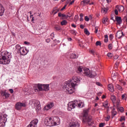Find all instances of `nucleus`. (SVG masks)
Wrapping results in <instances>:
<instances>
[{
    "instance_id": "44",
    "label": "nucleus",
    "mask_w": 127,
    "mask_h": 127,
    "mask_svg": "<svg viewBox=\"0 0 127 127\" xmlns=\"http://www.w3.org/2000/svg\"><path fill=\"white\" fill-rule=\"evenodd\" d=\"M85 21H89L90 20V18H88V16H86L85 17Z\"/></svg>"
},
{
    "instance_id": "42",
    "label": "nucleus",
    "mask_w": 127,
    "mask_h": 127,
    "mask_svg": "<svg viewBox=\"0 0 127 127\" xmlns=\"http://www.w3.org/2000/svg\"><path fill=\"white\" fill-rule=\"evenodd\" d=\"M110 119H111V116L108 115L106 117V121H107V122H109V121H110Z\"/></svg>"
},
{
    "instance_id": "50",
    "label": "nucleus",
    "mask_w": 127,
    "mask_h": 127,
    "mask_svg": "<svg viewBox=\"0 0 127 127\" xmlns=\"http://www.w3.org/2000/svg\"><path fill=\"white\" fill-rule=\"evenodd\" d=\"M51 39H53V38H54V33H52L51 34Z\"/></svg>"
},
{
    "instance_id": "20",
    "label": "nucleus",
    "mask_w": 127,
    "mask_h": 127,
    "mask_svg": "<svg viewBox=\"0 0 127 127\" xmlns=\"http://www.w3.org/2000/svg\"><path fill=\"white\" fill-rule=\"evenodd\" d=\"M78 58V56L76 55V54H71L70 55V59H77Z\"/></svg>"
},
{
    "instance_id": "24",
    "label": "nucleus",
    "mask_w": 127,
    "mask_h": 127,
    "mask_svg": "<svg viewBox=\"0 0 127 127\" xmlns=\"http://www.w3.org/2000/svg\"><path fill=\"white\" fill-rule=\"evenodd\" d=\"M111 113H112V118L113 119V118H114V117L117 115V112L116 111V109L115 108H113Z\"/></svg>"
},
{
    "instance_id": "10",
    "label": "nucleus",
    "mask_w": 127,
    "mask_h": 127,
    "mask_svg": "<svg viewBox=\"0 0 127 127\" xmlns=\"http://www.w3.org/2000/svg\"><path fill=\"white\" fill-rule=\"evenodd\" d=\"M80 124L78 122H71L69 124V127H79Z\"/></svg>"
},
{
    "instance_id": "30",
    "label": "nucleus",
    "mask_w": 127,
    "mask_h": 127,
    "mask_svg": "<svg viewBox=\"0 0 127 127\" xmlns=\"http://www.w3.org/2000/svg\"><path fill=\"white\" fill-rule=\"evenodd\" d=\"M108 9L106 8H102L101 10V12L102 13H107V11H108Z\"/></svg>"
},
{
    "instance_id": "57",
    "label": "nucleus",
    "mask_w": 127,
    "mask_h": 127,
    "mask_svg": "<svg viewBox=\"0 0 127 127\" xmlns=\"http://www.w3.org/2000/svg\"><path fill=\"white\" fill-rule=\"evenodd\" d=\"M71 16H72L71 15L69 16V15H65V19H67V18H68V17H71Z\"/></svg>"
},
{
    "instance_id": "35",
    "label": "nucleus",
    "mask_w": 127,
    "mask_h": 127,
    "mask_svg": "<svg viewBox=\"0 0 127 127\" xmlns=\"http://www.w3.org/2000/svg\"><path fill=\"white\" fill-rule=\"evenodd\" d=\"M95 44L96 46H100V45H102V43L100 41H97Z\"/></svg>"
},
{
    "instance_id": "6",
    "label": "nucleus",
    "mask_w": 127,
    "mask_h": 127,
    "mask_svg": "<svg viewBox=\"0 0 127 127\" xmlns=\"http://www.w3.org/2000/svg\"><path fill=\"white\" fill-rule=\"evenodd\" d=\"M77 101L75 100L73 102H69L68 104L67 110L69 111H72V109H75L77 106Z\"/></svg>"
},
{
    "instance_id": "14",
    "label": "nucleus",
    "mask_w": 127,
    "mask_h": 127,
    "mask_svg": "<svg viewBox=\"0 0 127 127\" xmlns=\"http://www.w3.org/2000/svg\"><path fill=\"white\" fill-rule=\"evenodd\" d=\"M89 112H90V108H88L87 109H85V110H83V118H87L88 117Z\"/></svg>"
},
{
    "instance_id": "19",
    "label": "nucleus",
    "mask_w": 127,
    "mask_h": 127,
    "mask_svg": "<svg viewBox=\"0 0 127 127\" xmlns=\"http://www.w3.org/2000/svg\"><path fill=\"white\" fill-rule=\"evenodd\" d=\"M43 91H45V92H47V91H49V84H43Z\"/></svg>"
},
{
    "instance_id": "18",
    "label": "nucleus",
    "mask_w": 127,
    "mask_h": 127,
    "mask_svg": "<svg viewBox=\"0 0 127 127\" xmlns=\"http://www.w3.org/2000/svg\"><path fill=\"white\" fill-rule=\"evenodd\" d=\"M4 13V8L2 6L1 4H0V16H2Z\"/></svg>"
},
{
    "instance_id": "12",
    "label": "nucleus",
    "mask_w": 127,
    "mask_h": 127,
    "mask_svg": "<svg viewBox=\"0 0 127 127\" xmlns=\"http://www.w3.org/2000/svg\"><path fill=\"white\" fill-rule=\"evenodd\" d=\"M1 97H3V99H8L9 96H10V94L6 92L5 91H1Z\"/></svg>"
},
{
    "instance_id": "45",
    "label": "nucleus",
    "mask_w": 127,
    "mask_h": 127,
    "mask_svg": "<svg viewBox=\"0 0 127 127\" xmlns=\"http://www.w3.org/2000/svg\"><path fill=\"white\" fill-rule=\"evenodd\" d=\"M104 126H105V123H104L99 124V127H104Z\"/></svg>"
},
{
    "instance_id": "47",
    "label": "nucleus",
    "mask_w": 127,
    "mask_h": 127,
    "mask_svg": "<svg viewBox=\"0 0 127 127\" xmlns=\"http://www.w3.org/2000/svg\"><path fill=\"white\" fill-rule=\"evenodd\" d=\"M110 40H111V39H113L114 38V36L113 34H110L109 36Z\"/></svg>"
},
{
    "instance_id": "63",
    "label": "nucleus",
    "mask_w": 127,
    "mask_h": 127,
    "mask_svg": "<svg viewBox=\"0 0 127 127\" xmlns=\"http://www.w3.org/2000/svg\"><path fill=\"white\" fill-rule=\"evenodd\" d=\"M79 16H78V15H75L74 16V19H75L76 20H77V19H78Z\"/></svg>"
},
{
    "instance_id": "25",
    "label": "nucleus",
    "mask_w": 127,
    "mask_h": 127,
    "mask_svg": "<svg viewBox=\"0 0 127 127\" xmlns=\"http://www.w3.org/2000/svg\"><path fill=\"white\" fill-rule=\"evenodd\" d=\"M97 76V74L95 71H93L92 72H90V78H95Z\"/></svg>"
},
{
    "instance_id": "22",
    "label": "nucleus",
    "mask_w": 127,
    "mask_h": 127,
    "mask_svg": "<svg viewBox=\"0 0 127 127\" xmlns=\"http://www.w3.org/2000/svg\"><path fill=\"white\" fill-rule=\"evenodd\" d=\"M110 99H111V101L113 102V103H116V101L117 100L116 96L113 95H111Z\"/></svg>"
},
{
    "instance_id": "38",
    "label": "nucleus",
    "mask_w": 127,
    "mask_h": 127,
    "mask_svg": "<svg viewBox=\"0 0 127 127\" xmlns=\"http://www.w3.org/2000/svg\"><path fill=\"white\" fill-rule=\"evenodd\" d=\"M108 48L109 49H110V50H112V49H113V44H110L108 45Z\"/></svg>"
},
{
    "instance_id": "64",
    "label": "nucleus",
    "mask_w": 127,
    "mask_h": 127,
    "mask_svg": "<svg viewBox=\"0 0 127 127\" xmlns=\"http://www.w3.org/2000/svg\"><path fill=\"white\" fill-rule=\"evenodd\" d=\"M108 41H109L108 39H104V42H105L106 43H107V42H108Z\"/></svg>"
},
{
    "instance_id": "34",
    "label": "nucleus",
    "mask_w": 127,
    "mask_h": 127,
    "mask_svg": "<svg viewBox=\"0 0 127 127\" xmlns=\"http://www.w3.org/2000/svg\"><path fill=\"white\" fill-rule=\"evenodd\" d=\"M15 48L16 49H17V51H19V50H20V48H21V47H20V45H17L16 46H15Z\"/></svg>"
},
{
    "instance_id": "32",
    "label": "nucleus",
    "mask_w": 127,
    "mask_h": 127,
    "mask_svg": "<svg viewBox=\"0 0 127 127\" xmlns=\"http://www.w3.org/2000/svg\"><path fill=\"white\" fill-rule=\"evenodd\" d=\"M55 28L56 29L57 31H59V30H61V27H60V26H56L55 27Z\"/></svg>"
},
{
    "instance_id": "55",
    "label": "nucleus",
    "mask_w": 127,
    "mask_h": 127,
    "mask_svg": "<svg viewBox=\"0 0 127 127\" xmlns=\"http://www.w3.org/2000/svg\"><path fill=\"white\" fill-rule=\"evenodd\" d=\"M9 91L10 93H11V94H12V93H13V89H9Z\"/></svg>"
},
{
    "instance_id": "56",
    "label": "nucleus",
    "mask_w": 127,
    "mask_h": 127,
    "mask_svg": "<svg viewBox=\"0 0 127 127\" xmlns=\"http://www.w3.org/2000/svg\"><path fill=\"white\" fill-rule=\"evenodd\" d=\"M58 12H59V9H58L57 10H56L54 13V14H56V13H58Z\"/></svg>"
},
{
    "instance_id": "16",
    "label": "nucleus",
    "mask_w": 127,
    "mask_h": 127,
    "mask_svg": "<svg viewBox=\"0 0 127 127\" xmlns=\"http://www.w3.org/2000/svg\"><path fill=\"white\" fill-rule=\"evenodd\" d=\"M123 35H124V32L122 31H119L117 32L116 37H117V38H119V39H120V38H122V37Z\"/></svg>"
},
{
    "instance_id": "1",
    "label": "nucleus",
    "mask_w": 127,
    "mask_h": 127,
    "mask_svg": "<svg viewBox=\"0 0 127 127\" xmlns=\"http://www.w3.org/2000/svg\"><path fill=\"white\" fill-rule=\"evenodd\" d=\"M80 78L78 76H73L72 79L70 81L64 83L63 88L64 90H66L68 94H73L74 93V88L75 86L80 83Z\"/></svg>"
},
{
    "instance_id": "8",
    "label": "nucleus",
    "mask_w": 127,
    "mask_h": 127,
    "mask_svg": "<svg viewBox=\"0 0 127 127\" xmlns=\"http://www.w3.org/2000/svg\"><path fill=\"white\" fill-rule=\"evenodd\" d=\"M37 124H38V120L35 119L30 122L27 127H37Z\"/></svg>"
},
{
    "instance_id": "31",
    "label": "nucleus",
    "mask_w": 127,
    "mask_h": 127,
    "mask_svg": "<svg viewBox=\"0 0 127 127\" xmlns=\"http://www.w3.org/2000/svg\"><path fill=\"white\" fill-rule=\"evenodd\" d=\"M125 10V7L124 6H120L119 7V11H124Z\"/></svg>"
},
{
    "instance_id": "62",
    "label": "nucleus",
    "mask_w": 127,
    "mask_h": 127,
    "mask_svg": "<svg viewBox=\"0 0 127 127\" xmlns=\"http://www.w3.org/2000/svg\"><path fill=\"white\" fill-rule=\"evenodd\" d=\"M71 26H72V27H74V28H76V25H75L74 24H71Z\"/></svg>"
},
{
    "instance_id": "60",
    "label": "nucleus",
    "mask_w": 127,
    "mask_h": 127,
    "mask_svg": "<svg viewBox=\"0 0 127 127\" xmlns=\"http://www.w3.org/2000/svg\"><path fill=\"white\" fill-rule=\"evenodd\" d=\"M80 27L81 28V29H84V25L82 24L80 25Z\"/></svg>"
},
{
    "instance_id": "51",
    "label": "nucleus",
    "mask_w": 127,
    "mask_h": 127,
    "mask_svg": "<svg viewBox=\"0 0 127 127\" xmlns=\"http://www.w3.org/2000/svg\"><path fill=\"white\" fill-rule=\"evenodd\" d=\"M74 2H75V0H72L69 3V5H71L73 4V3H74Z\"/></svg>"
},
{
    "instance_id": "43",
    "label": "nucleus",
    "mask_w": 127,
    "mask_h": 127,
    "mask_svg": "<svg viewBox=\"0 0 127 127\" xmlns=\"http://www.w3.org/2000/svg\"><path fill=\"white\" fill-rule=\"evenodd\" d=\"M119 111L121 112V113H123L125 111V109H124V107H120L119 108Z\"/></svg>"
},
{
    "instance_id": "53",
    "label": "nucleus",
    "mask_w": 127,
    "mask_h": 127,
    "mask_svg": "<svg viewBox=\"0 0 127 127\" xmlns=\"http://www.w3.org/2000/svg\"><path fill=\"white\" fill-rule=\"evenodd\" d=\"M108 105V103H106L103 104V106L105 108H107Z\"/></svg>"
},
{
    "instance_id": "48",
    "label": "nucleus",
    "mask_w": 127,
    "mask_h": 127,
    "mask_svg": "<svg viewBox=\"0 0 127 127\" xmlns=\"http://www.w3.org/2000/svg\"><path fill=\"white\" fill-rule=\"evenodd\" d=\"M115 13L116 15H118V14H119V11H118V9L115 10Z\"/></svg>"
},
{
    "instance_id": "2",
    "label": "nucleus",
    "mask_w": 127,
    "mask_h": 127,
    "mask_svg": "<svg viewBox=\"0 0 127 127\" xmlns=\"http://www.w3.org/2000/svg\"><path fill=\"white\" fill-rule=\"evenodd\" d=\"M44 124L48 127H54L60 124V119L58 117H47L45 119Z\"/></svg>"
},
{
    "instance_id": "17",
    "label": "nucleus",
    "mask_w": 127,
    "mask_h": 127,
    "mask_svg": "<svg viewBox=\"0 0 127 127\" xmlns=\"http://www.w3.org/2000/svg\"><path fill=\"white\" fill-rule=\"evenodd\" d=\"M54 107V103L53 102L50 103L47 106L45 107V109L47 110L48 111V110L51 109L52 108H53Z\"/></svg>"
},
{
    "instance_id": "49",
    "label": "nucleus",
    "mask_w": 127,
    "mask_h": 127,
    "mask_svg": "<svg viewBox=\"0 0 127 127\" xmlns=\"http://www.w3.org/2000/svg\"><path fill=\"white\" fill-rule=\"evenodd\" d=\"M66 6H67V5H65L61 9V11H62L64 10L66 8Z\"/></svg>"
},
{
    "instance_id": "26",
    "label": "nucleus",
    "mask_w": 127,
    "mask_h": 127,
    "mask_svg": "<svg viewBox=\"0 0 127 127\" xmlns=\"http://www.w3.org/2000/svg\"><path fill=\"white\" fill-rule=\"evenodd\" d=\"M76 104L78 107V108H83L84 107V103H83L82 102L78 103V102H76Z\"/></svg>"
},
{
    "instance_id": "37",
    "label": "nucleus",
    "mask_w": 127,
    "mask_h": 127,
    "mask_svg": "<svg viewBox=\"0 0 127 127\" xmlns=\"http://www.w3.org/2000/svg\"><path fill=\"white\" fill-rule=\"evenodd\" d=\"M107 56L108 57H109L110 58H112V57H113V56H114V55H113V54H112L111 53H109L107 54Z\"/></svg>"
},
{
    "instance_id": "39",
    "label": "nucleus",
    "mask_w": 127,
    "mask_h": 127,
    "mask_svg": "<svg viewBox=\"0 0 127 127\" xmlns=\"http://www.w3.org/2000/svg\"><path fill=\"white\" fill-rule=\"evenodd\" d=\"M123 121H126V118L125 116H122L120 119V122H123Z\"/></svg>"
},
{
    "instance_id": "29",
    "label": "nucleus",
    "mask_w": 127,
    "mask_h": 127,
    "mask_svg": "<svg viewBox=\"0 0 127 127\" xmlns=\"http://www.w3.org/2000/svg\"><path fill=\"white\" fill-rule=\"evenodd\" d=\"M67 23H68V22L66 20H64L61 22V25H66Z\"/></svg>"
},
{
    "instance_id": "15",
    "label": "nucleus",
    "mask_w": 127,
    "mask_h": 127,
    "mask_svg": "<svg viewBox=\"0 0 127 127\" xmlns=\"http://www.w3.org/2000/svg\"><path fill=\"white\" fill-rule=\"evenodd\" d=\"M34 105L35 107H36V108L39 110V111L41 110V107H40V102L39 101H36L34 103Z\"/></svg>"
},
{
    "instance_id": "23",
    "label": "nucleus",
    "mask_w": 127,
    "mask_h": 127,
    "mask_svg": "<svg viewBox=\"0 0 127 127\" xmlns=\"http://www.w3.org/2000/svg\"><path fill=\"white\" fill-rule=\"evenodd\" d=\"M80 3L81 5H82V6H86V5H88V4H89V2L86 1H84V0L81 1Z\"/></svg>"
},
{
    "instance_id": "27",
    "label": "nucleus",
    "mask_w": 127,
    "mask_h": 127,
    "mask_svg": "<svg viewBox=\"0 0 127 127\" xmlns=\"http://www.w3.org/2000/svg\"><path fill=\"white\" fill-rule=\"evenodd\" d=\"M83 69V66H79L77 68V73H81L82 72V69Z\"/></svg>"
},
{
    "instance_id": "61",
    "label": "nucleus",
    "mask_w": 127,
    "mask_h": 127,
    "mask_svg": "<svg viewBox=\"0 0 127 127\" xmlns=\"http://www.w3.org/2000/svg\"><path fill=\"white\" fill-rule=\"evenodd\" d=\"M126 95H127V94H123L122 95V98L123 99H124L125 98H126Z\"/></svg>"
},
{
    "instance_id": "58",
    "label": "nucleus",
    "mask_w": 127,
    "mask_h": 127,
    "mask_svg": "<svg viewBox=\"0 0 127 127\" xmlns=\"http://www.w3.org/2000/svg\"><path fill=\"white\" fill-rule=\"evenodd\" d=\"M58 16H59V17H61V16H62V13H61V12L58 13Z\"/></svg>"
},
{
    "instance_id": "7",
    "label": "nucleus",
    "mask_w": 127,
    "mask_h": 127,
    "mask_svg": "<svg viewBox=\"0 0 127 127\" xmlns=\"http://www.w3.org/2000/svg\"><path fill=\"white\" fill-rule=\"evenodd\" d=\"M22 107L23 108H25L26 104L25 103L17 102L15 105V108L17 111L21 110Z\"/></svg>"
},
{
    "instance_id": "11",
    "label": "nucleus",
    "mask_w": 127,
    "mask_h": 127,
    "mask_svg": "<svg viewBox=\"0 0 127 127\" xmlns=\"http://www.w3.org/2000/svg\"><path fill=\"white\" fill-rule=\"evenodd\" d=\"M83 74L85 75V76H87V77H90L91 75V71H90V69L87 68H84L83 69Z\"/></svg>"
},
{
    "instance_id": "41",
    "label": "nucleus",
    "mask_w": 127,
    "mask_h": 127,
    "mask_svg": "<svg viewBox=\"0 0 127 127\" xmlns=\"http://www.w3.org/2000/svg\"><path fill=\"white\" fill-rule=\"evenodd\" d=\"M70 33L71 34H73V35H76V31L75 30H71Z\"/></svg>"
},
{
    "instance_id": "28",
    "label": "nucleus",
    "mask_w": 127,
    "mask_h": 127,
    "mask_svg": "<svg viewBox=\"0 0 127 127\" xmlns=\"http://www.w3.org/2000/svg\"><path fill=\"white\" fill-rule=\"evenodd\" d=\"M116 87L118 90H119V91H123V87L121 86L119 84H116Z\"/></svg>"
},
{
    "instance_id": "9",
    "label": "nucleus",
    "mask_w": 127,
    "mask_h": 127,
    "mask_svg": "<svg viewBox=\"0 0 127 127\" xmlns=\"http://www.w3.org/2000/svg\"><path fill=\"white\" fill-rule=\"evenodd\" d=\"M17 53L21 54V55H26L28 53V51L24 47H22L19 51H17Z\"/></svg>"
},
{
    "instance_id": "46",
    "label": "nucleus",
    "mask_w": 127,
    "mask_h": 127,
    "mask_svg": "<svg viewBox=\"0 0 127 127\" xmlns=\"http://www.w3.org/2000/svg\"><path fill=\"white\" fill-rule=\"evenodd\" d=\"M99 27H95V33H98V29Z\"/></svg>"
},
{
    "instance_id": "21",
    "label": "nucleus",
    "mask_w": 127,
    "mask_h": 127,
    "mask_svg": "<svg viewBox=\"0 0 127 127\" xmlns=\"http://www.w3.org/2000/svg\"><path fill=\"white\" fill-rule=\"evenodd\" d=\"M108 90L110 91V92H114V86H113L112 84H109Z\"/></svg>"
},
{
    "instance_id": "3",
    "label": "nucleus",
    "mask_w": 127,
    "mask_h": 127,
    "mask_svg": "<svg viewBox=\"0 0 127 127\" xmlns=\"http://www.w3.org/2000/svg\"><path fill=\"white\" fill-rule=\"evenodd\" d=\"M10 59H11L10 54L6 51H3L0 57V64L6 65V64L10 63Z\"/></svg>"
},
{
    "instance_id": "40",
    "label": "nucleus",
    "mask_w": 127,
    "mask_h": 127,
    "mask_svg": "<svg viewBox=\"0 0 127 127\" xmlns=\"http://www.w3.org/2000/svg\"><path fill=\"white\" fill-rule=\"evenodd\" d=\"M91 121H92V119L90 117H88L87 119V123H91Z\"/></svg>"
},
{
    "instance_id": "5",
    "label": "nucleus",
    "mask_w": 127,
    "mask_h": 127,
    "mask_svg": "<svg viewBox=\"0 0 127 127\" xmlns=\"http://www.w3.org/2000/svg\"><path fill=\"white\" fill-rule=\"evenodd\" d=\"M34 90L36 93H38L39 91V92L43 91V84L40 83L36 84L34 86Z\"/></svg>"
},
{
    "instance_id": "52",
    "label": "nucleus",
    "mask_w": 127,
    "mask_h": 127,
    "mask_svg": "<svg viewBox=\"0 0 127 127\" xmlns=\"http://www.w3.org/2000/svg\"><path fill=\"white\" fill-rule=\"evenodd\" d=\"M118 58H119V56H115L114 57V59H115V60H117V59H118Z\"/></svg>"
},
{
    "instance_id": "13",
    "label": "nucleus",
    "mask_w": 127,
    "mask_h": 127,
    "mask_svg": "<svg viewBox=\"0 0 127 127\" xmlns=\"http://www.w3.org/2000/svg\"><path fill=\"white\" fill-rule=\"evenodd\" d=\"M115 19L117 21V24H122L123 23V20H122V17L120 16H116Z\"/></svg>"
},
{
    "instance_id": "54",
    "label": "nucleus",
    "mask_w": 127,
    "mask_h": 127,
    "mask_svg": "<svg viewBox=\"0 0 127 127\" xmlns=\"http://www.w3.org/2000/svg\"><path fill=\"white\" fill-rule=\"evenodd\" d=\"M46 42H47V43H49V42H50V39H47L46 40Z\"/></svg>"
},
{
    "instance_id": "59",
    "label": "nucleus",
    "mask_w": 127,
    "mask_h": 127,
    "mask_svg": "<svg viewBox=\"0 0 127 127\" xmlns=\"http://www.w3.org/2000/svg\"><path fill=\"white\" fill-rule=\"evenodd\" d=\"M79 16H80V18H83V16H84V14H83V13H80L79 14Z\"/></svg>"
},
{
    "instance_id": "36",
    "label": "nucleus",
    "mask_w": 127,
    "mask_h": 127,
    "mask_svg": "<svg viewBox=\"0 0 127 127\" xmlns=\"http://www.w3.org/2000/svg\"><path fill=\"white\" fill-rule=\"evenodd\" d=\"M107 21H108V19L106 18H103V20H102V22L104 24H106V22H107Z\"/></svg>"
},
{
    "instance_id": "33",
    "label": "nucleus",
    "mask_w": 127,
    "mask_h": 127,
    "mask_svg": "<svg viewBox=\"0 0 127 127\" xmlns=\"http://www.w3.org/2000/svg\"><path fill=\"white\" fill-rule=\"evenodd\" d=\"M84 33H85L86 35H90V32H89L87 29H84Z\"/></svg>"
},
{
    "instance_id": "4",
    "label": "nucleus",
    "mask_w": 127,
    "mask_h": 127,
    "mask_svg": "<svg viewBox=\"0 0 127 127\" xmlns=\"http://www.w3.org/2000/svg\"><path fill=\"white\" fill-rule=\"evenodd\" d=\"M7 115L4 114V112L0 113V123L1 124H5L7 121Z\"/></svg>"
}]
</instances>
